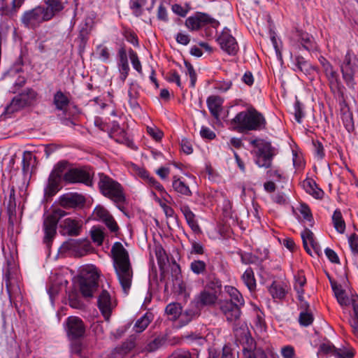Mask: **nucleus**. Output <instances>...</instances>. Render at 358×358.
Returning <instances> with one entry per match:
<instances>
[{"instance_id":"obj_1","label":"nucleus","mask_w":358,"mask_h":358,"mask_svg":"<svg viewBox=\"0 0 358 358\" xmlns=\"http://www.w3.org/2000/svg\"><path fill=\"white\" fill-rule=\"evenodd\" d=\"M110 252L119 282L124 293L127 294L130 289L133 278V271L129 253L120 242H115L113 244Z\"/></svg>"},{"instance_id":"obj_2","label":"nucleus","mask_w":358,"mask_h":358,"mask_svg":"<svg viewBox=\"0 0 358 358\" xmlns=\"http://www.w3.org/2000/svg\"><path fill=\"white\" fill-rule=\"evenodd\" d=\"M230 125L234 131L248 133L250 131H261L266 129V120L262 113L254 107H250L238 113L231 120Z\"/></svg>"},{"instance_id":"obj_3","label":"nucleus","mask_w":358,"mask_h":358,"mask_svg":"<svg viewBox=\"0 0 358 358\" xmlns=\"http://www.w3.org/2000/svg\"><path fill=\"white\" fill-rule=\"evenodd\" d=\"M217 306L222 315L225 317L229 323H234L233 331L236 338L238 340L245 338L248 342V329L245 325L238 327L237 322L239 321L242 315L243 306L238 305L222 299L218 300Z\"/></svg>"},{"instance_id":"obj_4","label":"nucleus","mask_w":358,"mask_h":358,"mask_svg":"<svg viewBox=\"0 0 358 358\" xmlns=\"http://www.w3.org/2000/svg\"><path fill=\"white\" fill-rule=\"evenodd\" d=\"M101 194L115 203H124L126 197L122 185L103 173L98 174Z\"/></svg>"},{"instance_id":"obj_5","label":"nucleus","mask_w":358,"mask_h":358,"mask_svg":"<svg viewBox=\"0 0 358 358\" xmlns=\"http://www.w3.org/2000/svg\"><path fill=\"white\" fill-rule=\"evenodd\" d=\"M185 24L190 31H197L204 28L205 35L207 37H212L213 31L216 30L220 22L207 13L196 12L193 15L188 17Z\"/></svg>"},{"instance_id":"obj_6","label":"nucleus","mask_w":358,"mask_h":358,"mask_svg":"<svg viewBox=\"0 0 358 358\" xmlns=\"http://www.w3.org/2000/svg\"><path fill=\"white\" fill-rule=\"evenodd\" d=\"M331 285L337 301L341 306H348L352 303L355 316L349 320V324L353 334L358 338V296L350 300L341 285L331 281Z\"/></svg>"},{"instance_id":"obj_7","label":"nucleus","mask_w":358,"mask_h":358,"mask_svg":"<svg viewBox=\"0 0 358 358\" xmlns=\"http://www.w3.org/2000/svg\"><path fill=\"white\" fill-rule=\"evenodd\" d=\"M339 67L346 85L350 89H355V76L358 71V57L351 50H348L341 60Z\"/></svg>"},{"instance_id":"obj_8","label":"nucleus","mask_w":358,"mask_h":358,"mask_svg":"<svg viewBox=\"0 0 358 358\" xmlns=\"http://www.w3.org/2000/svg\"><path fill=\"white\" fill-rule=\"evenodd\" d=\"M67 213L62 209H55L50 214L47 215L43 220L44 237L43 243L50 246L57 234V224L60 219L66 215Z\"/></svg>"},{"instance_id":"obj_9","label":"nucleus","mask_w":358,"mask_h":358,"mask_svg":"<svg viewBox=\"0 0 358 358\" xmlns=\"http://www.w3.org/2000/svg\"><path fill=\"white\" fill-rule=\"evenodd\" d=\"M94 174L92 169L90 167L71 168L64 174L63 180L66 183H83L92 187Z\"/></svg>"},{"instance_id":"obj_10","label":"nucleus","mask_w":358,"mask_h":358,"mask_svg":"<svg viewBox=\"0 0 358 358\" xmlns=\"http://www.w3.org/2000/svg\"><path fill=\"white\" fill-rule=\"evenodd\" d=\"M22 24L28 29H34L43 22L51 20L43 6H37L32 9L26 10L21 17Z\"/></svg>"},{"instance_id":"obj_11","label":"nucleus","mask_w":358,"mask_h":358,"mask_svg":"<svg viewBox=\"0 0 358 358\" xmlns=\"http://www.w3.org/2000/svg\"><path fill=\"white\" fill-rule=\"evenodd\" d=\"M98 273L93 270H83L79 278L80 290L82 295L91 298L98 287Z\"/></svg>"},{"instance_id":"obj_12","label":"nucleus","mask_w":358,"mask_h":358,"mask_svg":"<svg viewBox=\"0 0 358 358\" xmlns=\"http://www.w3.org/2000/svg\"><path fill=\"white\" fill-rule=\"evenodd\" d=\"M64 327L69 340L80 339L85 336L86 326L79 317H68Z\"/></svg>"},{"instance_id":"obj_13","label":"nucleus","mask_w":358,"mask_h":358,"mask_svg":"<svg viewBox=\"0 0 358 358\" xmlns=\"http://www.w3.org/2000/svg\"><path fill=\"white\" fill-rule=\"evenodd\" d=\"M329 88L332 93L336 94L338 97L344 99L345 87L342 84L339 74L333 66H327V69L323 71Z\"/></svg>"},{"instance_id":"obj_14","label":"nucleus","mask_w":358,"mask_h":358,"mask_svg":"<svg viewBox=\"0 0 358 358\" xmlns=\"http://www.w3.org/2000/svg\"><path fill=\"white\" fill-rule=\"evenodd\" d=\"M217 41L221 49L229 55H236L238 51V45L236 38L230 34V29L225 27Z\"/></svg>"},{"instance_id":"obj_15","label":"nucleus","mask_w":358,"mask_h":358,"mask_svg":"<svg viewBox=\"0 0 358 358\" xmlns=\"http://www.w3.org/2000/svg\"><path fill=\"white\" fill-rule=\"evenodd\" d=\"M3 280L6 292L10 300L20 296L19 280L16 274L8 267L4 273Z\"/></svg>"},{"instance_id":"obj_16","label":"nucleus","mask_w":358,"mask_h":358,"mask_svg":"<svg viewBox=\"0 0 358 358\" xmlns=\"http://www.w3.org/2000/svg\"><path fill=\"white\" fill-rule=\"evenodd\" d=\"M85 203V198L78 193L64 194L59 198V205L66 209L83 206Z\"/></svg>"},{"instance_id":"obj_17","label":"nucleus","mask_w":358,"mask_h":358,"mask_svg":"<svg viewBox=\"0 0 358 358\" xmlns=\"http://www.w3.org/2000/svg\"><path fill=\"white\" fill-rule=\"evenodd\" d=\"M60 228L64 231L63 234L70 236L80 235L82 229V221L71 218H66L59 224Z\"/></svg>"},{"instance_id":"obj_18","label":"nucleus","mask_w":358,"mask_h":358,"mask_svg":"<svg viewBox=\"0 0 358 358\" xmlns=\"http://www.w3.org/2000/svg\"><path fill=\"white\" fill-rule=\"evenodd\" d=\"M217 294L216 293L210 292L208 290H202L194 299V302L201 310L205 306H213L217 305Z\"/></svg>"},{"instance_id":"obj_19","label":"nucleus","mask_w":358,"mask_h":358,"mask_svg":"<svg viewBox=\"0 0 358 358\" xmlns=\"http://www.w3.org/2000/svg\"><path fill=\"white\" fill-rule=\"evenodd\" d=\"M98 307L106 320H109L113 305L110 294L106 290H103L98 298Z\"/></svg>"},{"instance_id":"obj_20","label":"nucleus","mask_w":358,"mask_h":358,"mask_svg":"<svg viewBox=\"0 0 358 358\" xmlns=\"http://www.w3.org/2000/svg\"><path fill=\"white\" fill-rule=\"evenodd\" d=\"M43 2L44 5L42 6L45 8V12L52 20L64 9L67 0H43Z\"/></svg>"},{"instance_id":"obj_21","label":"nucleus","mask_w":358,"mask_h":358,"mask_svg":"<svg viewBox=\"0 0 358 358\" xmlns=\"http://www.w3.org/2000/svg\"><path fill=\"white\" fill-rule=\"evenodd\" d=\"M38 94L32 89H27L13 99L22 108L32 105L36 99Z\"/></svg>"},{"instance_id":"obj_22","label":"nucleus","mask_w":358,"mask_h":358,"mask_svg":"<svg viewBox=\"0 0 358 358\" xmlns=\"http://www.w3.org/2000/svg\"><path fill=\"white\" fill-rule=\"evenodd\" d=\"M180 209L183 214L186 222L191 229L195 234L201 233V230L196 220L195 219V214L191 210L190 208L187 204H181Z\"/></svg>"},{"instance_id":"obj_23","label":"nucleus","mask_w":358,"mask_h":358,"mask_svg":"<svg viewBox=\"0 0 358 358\" xmlns=\"http://www.w3.org/2000/svg\"><path fill=\"white\" fill-rule=\"evenodd\" d=\"M201 310L197 305L192 301L189 306L181 313L180 322L182 325H186L194 319L197 318L201 315Z\"/></svg>"},{"instance_id":"obj_24","label":"nucleus","mask_w":358,"mask_h":358,"mask_svg":"<svg viewBox=\"0 0 358 358\" xmlns=\"http://www.w3.org/2000/svg\"><path fill=\"white\" fill-rule=\"evenodd\" d=\"M206 102L212 116L218 120L222 110L223 99L219 96L212 95L208 97Z\"/></svg>"},{"instance_id":"obj_25","label":"nucleus","mask_w":358,"mask_h":358,"mask_svg":"<svg viewBox=\"0 0 358 358\" xmlns=\"http://www.w3.org/2000/svg\"><path fill=\"white\" fill-rule=\"evenodd\" d=\"M302 185L305 191L316 199H322L324 197V191L317 187L314 180L308 178L303 181Z\"/></svg>"},{"instance_id":"obj_26","label":"nucleus","mask_w":358,"mask_h":358,"mask_svg":"<svg viewBox=\"0 0 358 358\" xmlns=\"http://www.w3.org/2000/svg\"><path fill=\"white\" fill-rule=\"evenodd\" d=\"M294 68L296 72H301L305 75H310L316 69L313 66L302 56L297 55L294 59Z\"/></svg>"},{"instance_id":"obj_27","label":"nucleus","mask_w":358,"mask_h":358,"mask_svg":"<svg viewBox=\"0 0 358 358\" xmlns=\"http://www.w3.org/2000/svg\"><path fill=\"white\" fill-rule=\"evenodd\" d=\"M287 285L282 282L273 281L268 291L273 299H282L287 293Z\"/></svg>"},{"instance_id":"obj_28","label":"nucleus","mask_w":358,"mask_h":358,"mask_svg":"<svg viewBox=\"0 0 358 358\" xmlns=\"http://www.w3.org/2000/svg\"><path fill=\"white\" fill-rule=\"evenodd\" d=\"M322 349L328 352L334 350V353L337 358H352L355 356V350L351 347L335 348L323 345Z\"/></svg>"},{"instance_id":"obj_29","label":"nucleus","mask_w":358,"mask_h":358,"mask_svg":"<svg viewBox=\"0 0 358 358\" xmlns=\"http://www.w3.org/2000/svg\"><path fill=\"white\" fill-rule=\"evenodd\" d=\"M224 291L229 296V299H222L227 302H231L238 305L245 306V300L242 294L235 287L230 285L224 287Z\"/></svg>"},{"instance_id":"obj_30","label":"nucleus","mask_w":358,"mask_h":358,"mask_svg":"<svg viewBox=\"0 0 358 358\" xmlns=\"http://www.w3.org/2000/svg\"><path fill=\"white\" fill-rule=\"evenodd\" d=\"M62 180L57 178L53 175H50L48 179V183L44 189V195L49 198L54 196L60 189V182Z\"/></svg>"},{"instance_id":"obj_31","label":"nucleus","mask_w":358,"mask_h":358,"mask_svg":"<svg viewBox=\"0 0 358 358\" xmlns=\"http://www.w3.org/2000/svg\"><path fill=\"white\" fill-rule=\"evenodd\" d=\"M69 103V97L61 90L57 91L54 94L53 103L57 110L66 112Z\"/></svg>"},{"instance_id":"obj_32","label":"nucleus","mask_w":358,"mask_h":358,"mask_svg":"<svg viewBox=\"0 0 358 358\" xmlns=\"http://www.w3.org/2000/svg\"><path fill=\"white\" fill-rule=\"evenodd\" d=\"M172 187L173 190L180 195L185 196H191L192 195L189 187L177 176H173V178Z\"/></svg>"},{"instance_id":"obj_33","label":"nucleus","mask_w":358,"mask_h":358,"mask_svg":"<svg viewBox=\"0 0 358 358\" xmlns=\"http://www.w3.org/2000/svg\"><path fill=\"white\" fill-rule=\"evenodd\" d=\"M222 287V282L215 275H208L206 277V284L204 285V289L211 291L212 293H216L220 292Z\"/></svg>"},{"instance_id":"obj_34","label":"nucleus","mask_w":358,"mask_h":358,"mask_svg":"<svg viewBox=\"0 0 358 358\" xmlns=\"http://www.w3.org/2000/svg\"><path fill=\"white\" fill-rule=\"evenodd\" d=\"M241 279L250 292L256 289L257 283L254 271L252 268H248L241 276Z\"/></svg>"},{"instance_id":"obj_35","label":"nucleus","mask_w":358,"mask_h":358,"mask_svg":"<svg viewBox=\"0 0 358 358\" xmlns=\"http://www.w3.org/2000/svg\"><path fill=\"white\" fill-rule=\"evenodd\" d=\"M165 313L169 316L170 320H176L178 317L180 318L182 306L177 302L170 303L166 306Z\"/></svg>"},{"instance_id":"obj_36","label":"nucleus","mask_w":358,"mask_h":358,"mask_svg":"<svg viewBox=\"0 0 358 358\" xmlns=\"http://www.w3.org/2000/svg\"><path fill=\"white\" fill-rule=\"evenodd\" d=\"M155 253L157 259L159 270L162 273H164L165 266L169 261L167 255L161 245H155Z\"/></svg>"},{"instance_id":"obj_37","label":"nucleus","mask_w":358,"mask_h":358,"mask_svg":"<svg viewBox=\"0 0 358 358\" xmlns=\"http://www.w3.org/2000/svg\"><path fill=\"white\" fill-rule=\"evenodd\" d=\"M93 22L92 20H86L85 23L82 24L79 31L78 38L83 44H86L88 41L89 36L92 30Z\"/></svg>"},{"instance_id":"obj_38","label":"nucleus","mask_w":358,"mask_h":358,"mask_svg":"<svg viewBox=\"0 0 358 358\" xmlns=\"http://www.w3.org/2000/svg\"><path fill=\"white\" fill-rule=\"evenodd\" d=\"M332 222L336 230L340 233H344L345 230V223L343 218L342 213L340 210L336 209L332 215Z\"/></svg>"},{"instance_id":"obj_39","label":"nucleus","mask_w":358,"mask_h":358,"mask_svg":"<svg viewBox=\"0 0 358 358\" xmlns=\"http://www.w3.org/2000/svg\"><path fill=\"white\" fill-rule=\"evenodd\" d=\"M189 269L197 275H205L207 272V264L202 260H194L190 263Z\"/></svg>"},{"instance_id":"obj_40","label":"nucleus","mask_w":358,"mask_h":358,"mask_svg":"<svg viewBox=\"0 0 358 358\" xmlns=\"http://www.w3.org/2000/svg\"><path fill=\"white\" fill-rule=\"evenodd\" d=\"M110 134L111 137L113 138L117 143L125 144H128L129 143V139L127 136L125 131L120 128V126H117V129L113 127L111 129Z\"/></svg>"},{"instance_id":"obj_41","label":"nucleus","mask_w":358,"mask_h":358,"mask_svg":"<svg viewBox=\"0 0 358 358\" xmlns=\"http://www.w3.org/2000/svg\"><path fill=\"white\" fill-rule=\"evenodd\" d=\"M164 343V339L160 336H156L152 340H147L143 350L149 352L159 349Z\"/></svg>"},{"instance_id":"obj_42","label":"nucleus","mask_w":358,"mask_h":358,"mask_svg":"<svg viewBox=\"0 0 358 358\" xmlns=\"http://www.w3.org/2000/svg\"><path fill=\"white\" fill-rule=\"evenodd\" d=\"M152 317L151 313H146L143 316L138 319L134 325L136 332H142L149 325L152 321Z\"/></svg>"},{"instance_id":"obj_43","label":"nucleus","mask_w":358,"mask_h":358,"mask_svg":"<svg viewBox=\"0 0 358 358\" xmlns=\"http://www.w3.org/2000/svg\"><path fill=\"white\" fill-rule=\"evenodd\" d=\"M134 347V345L132 342L124 343L121 345L117 346L113 350L112 355L115 358H117L129 353Z\"/></svg>"},{"instance_id":"obj_44","label":"nucleus","mask_w":358,"mask_h":358,"mask_svg":"<svg viewBox=\"0 0 358 358\" xmlns=\"http://www.w3.org/2000/svg\"><path fill=\"white\" fill-rule=\"evenodd\" d=\"M7 213L10 217L15 216L16 214V199L14 186L10 187L9 199L7 204Z\"/></svg>"},{"instance_id":"obj_45","label":"nucleus","mask_w":358,"mask_h":358,"mask_svg":"<svg viewBox=\"0 0 358 358\" xmlns=\"http://www.w3.org/2000/svg\"><path fill=\"white\" fill-rule=\"evenodd\" d=\"M67 162L61 161L58 162L51 171L50 175H53L60 180H63L64 174L66 172L67 169Z\"/></svg>"},{"instance_id":"obj_46","label":"nucleus","mask_w":358,"mask_h":358,"mask_svg":"<svg viewBox=\"0 0 358 358\" xmlns=\"http://www.w3.org/2000/svg\"><path fill=\"white\" fill-rule=\"evenodd\" d=\"M257 155H265L274 157L276 155V150L275 148L271 145L270 142L262 141V145L258 150Z\"/></svg>"},{"instance_id":"obj_47","label":"nucleus","mask_w":358,"mask_h":358,"mask_svg":"<svg viewBox=\"0 0 358 358\" xmlns=\"http://www.w3.org/2000/svg\"><path fill=\"white\" fill-rule=\"evenodd\" d=\"M95 53L97 57L103 62H108L110 57L109 49L102 44L96 46Z\"/></svg>"},{"instance_id":"obj_48","label":"nucleus","mask_w":358,"mask_h":358,"mask_svg":"<svg viewBox=\"0 0 358 358\" xmlns=\"http://www.w3.org/2000/svg\"><path fill=\"white\" fill-rule=\"evenodd\" d=\"M122 35L125 39L135 48L139 47V41L136 33L130 29L124 28Z\"/></svg>"},{"instance_id":"obj_49","label":"nucleus","mask_w":358,"mask_h":358,"mask_svg":"<svg viewBox=\"0 0 358 358\" xmlns=\"http://www.w3.org/2000/svg\"><path fill=\"white\" fill-rule=\"evenodd\" d=\"M83 243V242L81 240H76V239L70 238L68 241H66L64 243H63V244L62 245L61 248L64 251H67V250L76 251L79 248L81 247Z\"/></svg>"},{"instance_id":"obj_50","label":"nucleus","mask_w":358,"mask_h":358,"mask_svg":"<svg viewBox=\"0 0 358 358\" xmlns=\"http://www.w3.org/2000/svg\"><path fill=\"white\" fill-rule=\"evenodd\" d=\"M243 358H267V356L262 349L252 350L244 348Z\"/></svg>"},{"instance_id":"obj_51","label":"nucleus","mask_w":358,"mask_h":358,"mask_svg":"<svg viewBox=\"0 0 358 358\" xmlns=\"http://www.w3.org/2000/svg\"><path fill=\"white\" fill-rule=\"evenodd\" d=\"M69 303L73 308L82 309L84 307L83 302L76 292H71L69 294Z\"/></svg>"},{"instance_id":"obj_52","label":"nucleus","mask_w":358,"mask_h":358,"mask_svg":"<svg viewBox=\"0 0 358 358\" xmlns=\"http://www.w3.org/2000/svg\"><path fill=\"white\" fill-rule=\"evenodd\" d=\"M24 1V0H13L11 8L8 6H1V10L2 14L8 15L16 12V10L21 7Z\"/></svg>"},{"instance_id":"obj_53","label":"nucleus","mask_w":358,"mask_h":358,"mask_svg":"<svg viewBox=\"0 0 358 358\" xmlns=\"http://www.w3.org/2000/svg\"><path fill=\"white\" fill-rule=\"evenodd\" d=\"M302 241L309 243L311 247L315 250L317 247V243L315 241L314 239V234L308 228H306L301 234Z\"/></svg>"},{"instance_id":"obj_54","label":"nucleus","mask_w":358,"mask_h":358,"mask_svg":"<svg viewBox=\"0 0 358 358\" xmlns=\"http://www.w3.org/2000/svg\"><path fill=\"white\" fill-rule=\"evenodd\" d=\"M128 53L134 69L139 73H142V66L137 53L131 48H129Z\"/></svg>"},{"instance_id":"obj_55","label":"nucleus","mask_w":358,"mask_h":358,"mask_svg":"<svg viewBox=\"0 0 358 358\" xmlns=\"http://www.w3.org/2000/svg\"><path fill=\"white\" fill-rule=\"evenodd\" d=\"M257 159L256 163L259 167L268 169L271 166L273 157H270L265 155H257Z\"/></svg>"},{"instance_id":"obj_56","label":"nucleus","mask_w":358,"mask_h":358,"mask_svg":"<svg viewBox=\"0 0 358 358\" xmlns=\"http://www.w3.org/2000/svg\"><path fill=\"white\" fill-rule=\"evenodd\" d=\"M91 238L93 242L100 245L103 243V231L100 228L93 227L91 230Z\"/></svg>"},{"instance_id":"obj_57","label":"nucleus","mask_w":358,"mask_h":358,"mask_svg":"<svg viewBox=\"0 0 358 358\" xmlns=\"http://www.w3.org/2000/svg\"><path fill=\"white\" fill-rule=\"evenodd\" d=\"M146 3V0H131L130 8L134 10V14L138 17L142 14L141 8Z\"/></svg>"},{"instance_id":"obj_58","label":"nucleus","mask_w":358,"mask_h":358,"mask_svg":"<svg viewBox=\"0 0 358 358\" xmlns=\"http://www.w3.org/2000/svg\"><path fill=\"white\" fill-rule=\"evenodd\" d=\"M299 322L301 325L308 327L313 322V316L311 313L308 312H301L299 314Z\"/></svg>"},{"instance_id":"obj_59","label":"nucleus","mask_w":358,"mask_h":358,"mask_svg":"<svg viewBox=\"0 0 358 358\" xmlns=\"http://www.w3.org/2000/svg\"><path fill=\"white\" fill-rule=\"evenodd\" d=\"M32 154L29 151H25L23 153V157L22 161V170L24 174H27L29 171L30 162L31 160Z\"/></svg>"},{"instance_id":"obj_60","label":"nucleus","mask_w":358,"mask_h":358,"mask_svg":"<svg viewBox=\"0 0 358 358\" xmlns=\"http://www.w3.org/2000/svg\"><path fill=\"white\" fill-rule=\"evenodd\" d=\"M342 120L348 132H351L354 130V122L352 115L351 113H348L343 114Z\"/></svg>"},{"instance_id":"obj_61","label":"nucleus","mask_w":358,"mask_h":358,"mask_svg":"<svg viewBox=\"0 0 358 358\" xmlns=\"http://www.w3.org/2000/svg\"><path fill=\"white\" fill-rule=\"evenodd\" d=\"M117 66L120 72V80L124 83L127 79L130 70L129 62L117 63Z\"/></svg>"},{"instance_id":"obj_62","label":"nucleus","mask_w":358,"mask_h":358,"mask_svg":"<svg viewBox=\"0 0 358 358\" xmlns=\"http://www.w3.org/2000/svg\"><path fill=\"white\" fill-rule=\"evenodd\" d=\"M185 66L190 78V87L193 88L195 87L196 82V73L193 66L189 62L185 61Z\"/></svg>"},{"instance_id":"obj_63","label":"nucleus","mask_w":358,"mask_h":358,"mask_svg":"<svg viewBox=\"0 0 358 358\" xmlns=\"http://www.w3.org/2000/svg\"><path fill=\"white\" fill-rule=\"evenodd\" d=\"M71 341V352L82 357L83 345L80 339H73Z\"/></svg>"},{"instance_id":"obj_64","label":"nucleus","mask_w":358,"mask_h":358,"mask_svg":"<svg viewBox=\"0 0 358 358\" xmlns=\"http://www.w3.org/2000/svg\"><path fill=\"white\" fill-rule=\"evenodd\" d=\"M349 245L353 254L358 255V235L351 234L348 238Z\"/></svg>"}]
</instances>
